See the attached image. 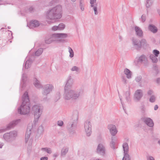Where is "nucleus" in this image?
I'll use <instances>...</instances> for the list:
<instances>
[{
	"label": "nucleus",
	"mask_w": 160,
	"mask_h": 160,
	"mask_svg": "<svg viewBox=\"0 0 160 160\" xmlns=\"http://www.w3.org/2000/svg\"><path fill=\"white\" fill-rule=\"evenodd\" d=\"M31 112L34 113V120L33 122L35 124L38 122L39 118L42 114V107L38 105H34L32 107Z\"/></svg>",
	"instance_id": "39448f33"
},
{
	"label": "nucleus",
	"mask_w": 160,
	"mask_h": 160,
	"mask_svg": "<svg viewBox=\"0 0 160 160\" xmlns=\"http://www.w3.org/2000/svg\"><path fill=\"white\" fill-rule=\"evenodd\" d=\"M124 157L122 160H130V158L128 152H124Z\"/></svg>",
	"instance_id": "c85d7f7f"
},
{
	"label": "nucleus",
	"mask_w": 160,
	"mask_h": 160,
	"mask_svg": "<svg viewBox=\"0 0 160 160\" xmlns=\"http://www.w3.org/2000/svg\"><path fill=\"white\" fill-rule=\"evenodd\" d=\"M119 38L121 39V40H122V37L121 36H119Z\"/></svg>",
	"instance_id": "69168bd1"
},
{
	"label": "nucleus",
	"mask_w": 160,
	"mask_h": 160,
	"mask_svg": "<svg viewBox=\"0 0 160 160\" xmlns=\"http://www.w3.org/2000/svg\"><path fill=\"white\" fill-rule=\"evenodd\" d=\"M96 6L97 5V4L96 5ZM93 9L94 11V14L95 15H97L98 14V12L97 11V6H95L93 8Z\"/></svg>",
	"instance_id": "c03bdc74"
},
{
	"label": "nucleus",
	"mask_w": 160,
	"mask_h": 160,
	"mask_svg": "<svg viewBox=\"0 0 160 160\" xmlns=\"http://www.w3.org/2000/svg\"><path fill=\"white\" fill-rule=\"evenodd\" d=\"M78 119V116L74 115L68 124L67 128L70 132L72 134L75 132V130L73 129L77 127Z\"/></svg>",
	"instance_id": "423d86ee"
},
{
	"label": "nucleus",
	"mask_w": 160,
	"mask_h": 160,
	"mask_svg": "<svg viewBox=\"0 0 160 160\" xmlns=\"http://www.w3.org/2000/svg\"><path fill=\"white\" fill-rule=\"evenodd\" d=\"M22 103L18 108V112L21 114H28L30 111V103L28 93L25 92L22 95Z\"/></svg>",
	"instance_id": "f257e3e1"
},
{
	"label": "nucleus",
	"mask_w": 160,
	"mask_h": 160,
	"mask_svg": "<svg viewBox=\"0 0 160 160\" xmlns=\"http://www.w3.org/2000/svg\"><path fill=\"white\" fill-rule=\"evenodd\" d=\"M156 82L157 83L159 84L160 82V78H157V79L156 80Z\"/></svg>",
	"instance_id": "4d7b16f0"
},
{
	"label": "nucleus",
	"mask_w": 160,
	"mask_h": 160,
	"mask_svg": "<svg viewBox=\"0 0 160 160\" xmlns=\"http://www.w3.org/2000/svg\"><path fill=\"white\" fill-rule=\"evenodd\" d=\"M122 82H124V84H126L127 83V80L126 79L125 77L124 76H122Z\"/></svg>",
	"instance_id": "8fccbe9b"
},
{
	"label": "nucleus",
	"mask_w": 160,
	"mask_h": 160,
	"mask_svg": "<svg viewBox=\"0 0 160 160\" xmlns=\"http://www.w3.org/2000/svg\"><path fill=\"white\" fill-rule=\"evenodd\" d=\"M21 121L20 119H17L13 121L10 122L7 126V127L2 129H0V133L3 132L7 130H10L11 128H13Z\"/></svg>",
	"instance_id": "6e6552de"
},
{
	"label": "nucleus",
	"mask_w": 160,
	"mask_h": 160,
	"mask_svg": "<svg viewBox=\"0 0 160 160\" xmlns=\"http://www.w3.org/2000/svg\"><path fill=\"white\" fill-rule=\"evenodd\" d=\"M73 80L71 76L68 77V79L67 80L66 83L64 87V92L68 91L70 90V88L72 84Z\"/></svg>",
	"instance_id": "4468645a"
},
{
	"label": "nucleus",
	"mask_w": 160,
	"mask_h": 160,
	"mask_svg": "<svg viewBox=\"0 0 160 160\" xmlns=\"http://www.w3.org/2000/svg\"><path fill=\"white\" fill-rule=\"evenodd\" d=\"M113 138H112V141L111 142H110V145L111 148H112L113 149H115V142L113 141Z\"/></svg>",
	"instance_id": "7c9ffc66"
},
{
	"label": "nucleus",
	"mask_w": 160,
	"mask_h": 160,
	"mask_svg": "<svg viewBox=\"0 0 160 160\" xmlns=\"http://www.w3.org/2000/svg\"><path fill=\"white\" fill-rule=\"evenodd\" d=\"M26 77V75L24 74H22V82L23 83V84L24 83V81L25 80Z\"/></svg>",
	"instance_id": "de8ad7c7"
},
{
	"label": "nucleus",
	"mask_w": 160,
	"mask_h": 160,
	"mask_svg": "<svg viewBox=\"0 0 160 160\" xmlns=\"http://www.w3.org/2000/svg\"><path fill=\"white\" fill-rule=\"evenodd\" d=\"M53 156L54 157H57L58 156V154L57 153H54L53 154Z\"/></svg>",
	"instance_id": "052dcab7"
},
{
	"label": "nucleus",
	"mask_w": 160,
	"mask_h": 160,
	"mask_svg": "<svg viewBox=\"0 0 160 160\" xmlns=\"http://www.w3.org/2000/svg\"><path fill=\"white\" fill-rule=\"evenodd\" d=\"M43 131V127L42 125H41L38 127V133L40 134H42V133Z\"/></svg>",
	"instance_id": "f704fd0d"
},
{
	"label": "nucleus",
	"mask_w": 160,
	"mask_h": 160,
	"mask_svg": "<svg viewBox=\"0 0 160 160\" xmlns=\"http://www.w3.org/2000/svg\"><path fill=\"white\" fill-rule=\"evenodd\" d=\"M156 100V98L154 95H152L149 99V101L151 103L154 102Z\"/></svg>",
	"instance_id": "473e14b6"
},
{
	"label": "nucleus",
	"mask_w": 160,
	"mask_h": 160,
	"mask_svg": "<svg viewBox=\"0 0 160 160\" xmlns=\"http://www.w3.org/2000/svg\"><path fill=\"white\" fill-rule=\"evenodd\" d=\"M33 125L32 124H28V125L27 131L25 135V142L27 143L30 137L31 134V130H32Z\"/></svg>",
	"instance_id": "f8f14e48"
},
{
	"label": "nucleus",
	"mask_w": 160,
	"mask_h": 160,
	"mask_svg": "<svg viewBox=\"0 0 160 160\" xmlns=\"http://www.w3.org/2000/svg\"><path fill=\"white\" fill-rule=\"evenodd\" d=\"M120 100H121V103L122 104V106H123V104H122V99L121 98H120ZM122 107H123V109L124 110H124V107L123 106H122Z\"/></svg>",
	"instance_id": "e2e57ef3"
},
{
	"label": "nucleus",
	"mask_w": 160,
	"mask_h": 160,
	"mask_svg": "<svg viewBox=\"0 0 160 160\" xmlns=\"http://www.w3.org/2000/svg\"><path fill=\"white\" fill-rule=\"evenodd\" d=\"M151 0H146V6L147 8H149L152 5V2L151 1Z\"/></svg>",
	"instance_id": "e433bc0d"
},
{
	"label": "nucleus",
	"mask_w": 160,
	"mask_h": 160,
	"mask_svg": "<svg viewBox=\"0 0 160 160\" xmlns=\"http://www.w3.org/2000/svg\"><path fill=\"white\" fill-rule=\"evenodd\" d=\"M148 29L153 33H156L158 31V28L154 25L150 24L148 26Z\"/></svg>",
	"instance_id": "aec40b11"
},
{
	"label": "nucleus",
	"mask_w": 160,
	"mask_h": 160,
	"mask_svg": "<svg viewBox=\"0 0 160 160\" xmlns=\"http://www.w3.org/2000/svg\"><path fill=\"white\" fill-rule=\"evenodd\" d=\"M155 68H157V66H155Z\"/></svg>",
	"instance_id": "774afa93"
},
{
	"label": "nucleus",
	"mask_w": 160,
	"mask_h": 160,
	"mask_svg": "<svg viewBox=\"0 0 160 160\" xmlns=\"http://www.w3.org/2000/svg\"><path fill=\"white\" fill-rule=\"evenodd\" d=\"M41 150H44L48 154H51L52 153V151L51 150V149L50 148H48L47 147L42 148H41Z\"/></svg>",
	"instance_id": "2f4dec72"
},
{
	"label": "nucleus",
	"mask_w": 160,
	"mask_h": 160,
	"mask_svg": "<svg viewBox=\"0 0 160 160\" xmlns=\"http://www.w3.org/2000/svg\"><path fill=\"white\" fill-rule=\"evenodd\" d=\"M130 90L126 91L125 93V98L127 102L129 101L130 100Z\"/></svg>",
	"instance_id": "bb28decb"
},
{
	"label": "nucleus",
	"mask_w": 160,
	"mask_h": 160,
	"mask_svg": "<svg viewBox=\"0 0 160 160\" xmlns=\"http://www.w3.org/2000/svg\"><path fill=\"white\" fill-rule=\"evenodd\" d=\"M132 44L134 48L138 51L140 50L142 48L145 49L148 45L145 39H142L139 40L137 39L133 38L132 40Z\"/></svg>",
	"instance_id": "20e7f679"
},
{
	"label": "nucleus",
	"mask_w": 160,
	"mask_h": 160,
	"mask_svg": "<svg viewBox=\"0 0 160 160\" xmlns=\"http://www.w3.org/2000/svg\"><path fill=\"white\" fill-rule=\"evenodd\" d=\"M72 2H74L76 1V0H71Z\"/></svg>",
	"instance_id": "338daca9"
},
{
	"label": "nucleus",
	"mask_w": 160,
	"mask_h": 160,
	"mask_svg": "<svg viewBox=\"0 0 160 160\" xmlns=\"http://www.w3.org/2000/svg\"><path fill=\"white\" fill-rule=\"evenodd\" d=\"M63 124V122L62 121H59L57 122V124L58 126H62Z\"/></svg>",
	"instance_id": "49530a36"
},
{
	"label": "nucleus",
	"mask_w": 160,
	"mask_h": 160,
	"mask_svg": "<svg viewBox=\"0 0 160 160\" xmlns=\"http://www.w3.org/2000/svg\"><path fill=\"white\" fill-rule=\"evenodd\" d=\"M141 76H138L136 78L135 80L137 82H139L141 80Z\"/></svg>",
	"instance_id": "a18cd8bd"
},
{
	"label": "nucleus",
	"mask_w": 160,
	"mask_h": 160,
	"mask_svg": "<svg viewBox=\"0 0 160 160\" xmlns=\"http://www.w3.org/2000/svg\"><path fill=\"white\" fill-rule=\"evenodd\" d=\"M62 6L58 5L48 12L47 18L50 20L59 19L62 16Z\"/></svg>",
	"instance_id": "f03ea898"
},
{
	"label": "nucleus",
	"mask_w": 160,
	"mask_h": 160,
	"mask_svg": "<svg viewBox=\"0 0 160 160\" xmlns=\"http://www.w3.org/2000/svg\"><path fill=\"white\" fill-rule=\"evenodd\" d=\"M52 29L54 31L58 30V26H54L52 27Z\"/></svg>",
	"instance_id": "3c124183"
},
{
	"label": "nucleus",
	"mask_w": 160,
	"mask_h": 160,
	"mask_svg": "<svg viewBox=\"0 0 160 160\" xmlns=\"http://www.w3.org/2000/svg\"><path fill=\"white\" fill-rule=\"evenodd\" d=\"M146 58V56L144 55H142L139 58L138 62H142L143 61V60L145 59Z\"/></svg>",
	"instance_id": "c9c22d12"
},
{
	"label": "nucleus",
	"mask_w": 160,
	"mask_h": 160,
	"mask_svg": "<svg viewBox=\"0 0 160 160\" xmlns=\"http://www.w3.org/2000/svg\"><path fill=\"white\" fill-rule=\"evenodd\" d=\"M140 19H141L142 22H145L146 19V15L144 14H143L142 15L141 18Z\"/></svg>",
	"instance_id": "79ce46f5"
},
{
	"label": "nucleus",
	"mask_w": 160,
	"mask_h": 160,
	"mask_svg": "<svg viewBox=\"0 0 160 160\" xmlns=\"http://www.w3.org/2000/svg\"><path fill=\"white\" fill-rule=\"evenodd\" d=\"M84 127L87 136L89 137L92 132V125L90 122L88 120L84 122Z\"/></svg>",
	"instance_id": "1a4fd4ad"
},
{
	"label": "nucleus",
	"mask_w": 160,
	"mask_h": 160,
	"mask_svg": "<svg viewBox=\"0 0 160 160\" xmlns=\"http://www.w3.org/2000/svg\"><path fill=\"white\" fill-rule=\"evenodd\" d=\"M34 82L33 83L35 86L37 88H42V86L40 83L39 81L37 78H34Z\"/></svg>",
	"instance_id": "4be33fe9"
},
{
	"label": "nucleus",
	"mask_w": 160,
	"mask_h": 160,
	"mask_svg": "<svg viewBox=\"0 0 160 160\" xmlns=\"http://www.w3.org/2000/svg\"><path fill=\"white\" fill-rule=\"evenodd\" d=\"M17 135V132L15 131H13L9 133H5L3 135V138L7 142H10L14 140Z\"/></svg>",
	"instance_id": "0eeeda50"
},
{
	"label": "nucleus",
	"mask_w": 160,
	"mask_h": 160,
	"mask_svg": "<svg viewBox=\"0 0 160 160\" xmlns=\"http://www.w3.org/2000/svg\"><path fill=\"white\" fill-rule=\"evenodd\" d=\"M96 0H90V3H94L96 2Z\"/></svg>",
	"instance_id": "bf43d9fd"
},
{
	"label": "nucleus",
	"mask_w": 160,
	"mask_h": 160,
	"mask_svg": "<svg viewBox=\"0 0 160 160\" xmlns=\"http://www.w3.org/2000/svg\"><path fill=\"white\" fill-rule=\"evenodd\" d=\"M124 72L125 74L126 75L127 78L129 79L131 78L132 72L128 69L125 68L124 69Z\"/></svg>",
	"instance_id": "5701e85b"
},
{
	"label": "nucleus",
	"mask_w": 160,
	"mask_h": 160,
	"mask_svg": "<svg viewBox=\"0 0 160 160\" xmlns=\"http://www.w3.org/2000/svg\"><path fill=\"white\" fill-rule=\"evenodd\" d=\"M143 96L142 91L141 89L136 90L134 94V99L136 102L139 101Z\"/></svg>",
	"instance_id": "9b49d317"
},
{
	"label": "nucleus",
	"mask_w": 160,
	"mask_h": 160,
	"mask_svg": "<svg viewBox=\"0 0 160 160\" xmlns=\"http://www.w3.org/2000/svg\"><path fill=\"white\" fill-rule=\"evenodd\" d=\"M48 158L47 157H44L40 158V160H48Z\"/></svg>",
	"instance_id": "6e6d98bb"
},
{
	"label": "nucleus",
	"mask_w": 160,
	"mask_h": 160,
	"mask_svg": "<svg viewBox=\"0 0 160 160\" xmlns=\"http://www.w3.org/2000/svg\"><path fill=\"white\" fill-rule=\"evenodd\" d=\"M33 61L31 58H29L28 60L25 63H24L23 66H24V68L25 69H28L29 68L32 63Z\"/></svg>",
	"instance_id": "412c9836"
},
{
	"label": "nucleus",
	"mask_w": 160,
	"mask_h": 160,
	"mask_svg": "<svg viewBox=\"0 0 160 160\" xmlns=\"http://www.w3.org/2000/svg\"><path fill=\"white\" fill-rule=\"evenodd\" d=\"M71 70L72 71H76L77 72H79V69L78 67L74 66L71 69Z\"/></svg>",
	"instance_id": "ea45409f"
},
{
	"label": "nucleus",
	"mask_w": 160,
	"mask_h": 160,
	"mask_svg": "<svg viewBox=\"0 0 160 160\" xmlns=\"http://www.w3.org/2000/svg\"><path fill=\"white\" fill-rule=\"evenodd\" d=\"M152 53L154 56L157 57L160 53L159 51L157 49L153 50Z\"/></svg>",
	"instance_id": "4c0bfd02"
},
{
	"label": "nucleus",
	"mask_w": 160,
	"mask_h": 160,
	"mask_svg": "<svg viewBox=\"0 0 160 160\" xmlns=\"http://www.w3.org/2000/svg\"><path fill=\"white\" fill-rule=\"evenodd\" d=\"M90 4H91V7H94V5H93L94 3H91Z\"/></svg>",
	"instance_id": "680f3d73"
},
{
	"label": "nucleus",
	"mask_w": 160,
	"mask_h": 160,
	"mask_svg": "<svg viewBox=\"0 0 160 160\" xmlns=\"http://www.w3.org/2000/svg\"><path fill=\"white\" fill-rule=\"evenodd\" d=\"M31 151V146H29L28 148L27 151L28 153H30Z\"/></svg>",
	"instance_id": "864d4df0"
},
{
	"label": "nucleus",
	"mask_w": 160,
	"mask_h": 160,
	"mask_svg": "<svg viewBox=\"0 0 160 160\" xmlns=\"http://www.w3.org/2000/svg\"><path fill=\"white\" fill-rule=\"evenodd\" d=\"M35 11V8L33 6H30L26 10V12H29L32 13Z\"/></svg>",
	"instance_id": "b1692460"
},
{
	"label": "nucleus",
	"mask_w": 160,
	"mask_h": 160,
	"mask_svg": "<svg viewBox=\"0 0 160 160\" xmlns=\"http://www.w3.org/2000/svg\"><path fill=\"white\" fill-rule=\"evenodd\" d=\"M68 151V148H63L61 151V155L62 156L65 155Z\"/></svg>",
	"instance_id": "c756f323"
},
{
	"label": "nucleus",
	"mask_w": 160,
	"mask_h": 160,
	"mask_svg": "<svg viewBox=\"0 0 160 160\" xmlns=\"http://www.w3.org/2000/svg\"><path fill=\"white\" fill-rule=\"evenodd\" d=\"M96 152L98 153L103 155L105 154V147L102 144H99L97 147Z\"/></svg>",
	"instance_id": "f3484780"
},
{
	"label": "nucleus",
	"mask_w": 160,
	"mask_h": 160,
	"mask_svg": "<svg viewBox=\"0 0 160 160\" xmlns=\"http://www.w3.org/2000/svg\"><path fill=\"white\" fill-rule=\"evenodd\" d=\"M135 30L136 35L139 37H142L143 36V32L142 29L136 26L135 27Z\"/></svg>",
	"instance_id": "6ab92c4d"
},
{
	"label": "nucleus",
	"mask_w": 160,
	"mask_h": 160,
	"mask_svg": "<svg viewBox=\"0 0 160 160\" xmlns=\"http://www.w3.org/2000/svg\"><path fill=\"white\" fill-rule=\"evenodd\" d=\"M68 49L69 50V52L70 53L69 56L70 58H72L74 56V52L72 49L70 47H68Z\"/></svg>",
	"instance_id": "72a5a7b5"
},
{
	"label": "nucleus",
	"mask_w": 160,
	"mask_h": 160,
	"mask_svg": "<svg viewBox=\"0 0 160 160\" xmlns=\"http://www.w3.org/2000/svg\"><path fill=\"white\" fill-rule=\"evenodd\" d=\"M43 50V48H39L35 52V55L37 56H39L42 53Z\"/></svg>",
	"instance_id": "cd10ccee"
},
{
	"label": "nucleus",
	"mask_w": 160,
	"mask_h": 160,
	"mask_svg": "<svg viewBox=\"0 0 160 160\" xmlns=\"http://www.w3.org/2000/svg\"><path fill=\"white\" fill-rule=\"evenodd\" d=\"M65 27V25L63 23L60 24L58 26V30H62Z\"/></svg>",
	"instance_id": "58836bf2"
},
{
	"label": "nucleus",
	"mask_w": 160,
	"mask_h": 160,
	"mask_svg": "<svg viewBox=\"0 0 160 160\" xmlns=\"http://www.w3.org/2000/svg\"><path fill=\"white\" fill-rule=\"evenodd\" d=\"M108 128L109 129L110 132L112 135L115 136L117 133L118 131L116 126L113 124H109L108 125Z\"/></svg>",
	"instance_id": "dca6fc26"
},
{
	"label": "nucleus",
	"mask_w": 160,
	"mask_h": 160,
	"mask_svg": "<svg viewBox=\"0 0 160 160\" xmlns=\"http://www.w3.org/2000/svg\"><path fill=\"white\" fill-rule=\"evenodd\" d=\"M58 1V0H52L50 2V4H54Z\"/></svg>",
	"instance_id": "603ef678"
},
{
	"label": "nucleus",
	"mask_w": 160,
	"mask_h": 160,
	"mask_svg": "<svg viewBox=\"0 0 160 160\" xmlns=\"http://www.w3.org/2000/svg\"><path fill=\"white\" fill-rule=\"evenodd\" d=\"M153 93V91L151 90H149L147 92V94L148 95L151 96Z\"/></svg>",
	"instance_id": "09e8293b"
},
{
	"label": "nucleus",
	"mask_w": 160,
	"mask_h": 160,
	"mask_svg": "<svg viewBox=\"0 0 160 160\" xmlns=\"http://www.w3.org/2000/svg\"><path fill=\"white\" fill-rule=\"evenodd\" d=\"M53 87L52 84H48L44 86L42 93L43 96H46V99L47 98V95L52 91Z\"/></svg>",
	"instance_id": "9d476101"
},
{
	"label": "nucleus",
	"mask_w": 160,
	"mask_h": 160,
	"mask_svg": "<svg viewBox=\"0 0 160 160\" xmlns=\"http://www.w3.org/2000/svg\"><path fill=\"white\" fill-rule=\"evenodd\" d=\"M40 23L39 21L37 20L31 21L29 24V27L30 28L37 27L39 26Z\"/></svg>",
	"instance_id": "a211bd4d"
},
{
	"label": "nucleus",
	"mask_w": 160,
	"mask_h": 160,
	"mask_svg": "<svg viewBox=\"0 0 160 160\" xmlns=\"http://www.w3.org/2000/svg\"><path fill=\"white\" fill-rule=\"evenodd\" d=\"M2 145L0 144V148H2Z\"/></svg>",
	"instance_id": "0e129e2a"
},
{
	"label": "nucleus",
	"mask_w": 160,
	"mask_h": 160,
	"mask_svg": "<svg viewBox=\"0 0 160 160\" xmlns=\"http://www.w3.org/2000/svg\"><path fill=\"white\" fill-rule=\"evenodd\" d=\"M148 160H155L154 158L152 156H149L147 158Z\"/></svg>",
	"instance_id": "5fc2aeb1"
},
{
	"label": "nucleus",
	"mask_w": 160,
	"mask_h": 160,
	"mask_svg": "<svg viewBox=\"0 0 160 160\" xmlns=\"http://www.w3.org/2000/svg\"><path fill=\"white\" fill-rule=\"evenodd\" d=\"M141 120L150 127H152L154 126V123L152 120L150 118L147 117H142Z\"/></svg>",
	"instance_id": "ddd939ff"
},
{
	"label": "nucleus",
	"mask_w": 160,
	"mask_h": 160,
	"mask_svg": "<svg viewBox=\"0 0 160 160\" xmlns=\"http://www.w3.org/2000/svg\"><path fill=\"white\" fill-rule=\"evenodd\" d=\"M80 8L81 9L82 11H83L84 10V4L82 3L81 1H80Z\"/></svg>",
	"instance_id": "a19ab883"
},
{
	"label": "nucleus",
	"mask_w": 160,
	"mask_h": 160,
	"mask_svg": "<svg viewBox=\"0 0 160 160\" xmlns=\"http://www.w3.org/2000/svg\"><path fill=\"white\" fill-rule=\"evenodd\" d=\"M53 37L58 38L60 39L58 40L59 42H64L65 40L64 38H66L67 36V34L66 33H55L53 34Z\"/></svg>",
	"instance_id": "2eb2a0df"
},
{
	"label": "nucleus",
	"mask_w": 160,
	"mask_h": 160,
	"mask_svg": "<svg viewBox=\"0 0 160 160\" xmlns=\"http://www.w3.org/2000/svg\"><path fill=\"white\" fill-rule=\"evenodd\" d=\"M45 42L46 44H49L51 43L52 42V40L51 38H50L48 40H45Z\"/></svg>",
	"instance_id": "37998d69"
},
{
	"label": "nucleus",
	"mask_w": 160,
	"mask_h": 160,
	"mask_svg": "<svg viewBox=\"0 0 160 160\" xmlns=\"http://www.w3.org/2000/svg\"><path fill=\"white\" fill-rule=\"evenodd\" d=\"M150 58L152 60V62L153 63H156L157 62L158 60L157 58V57H156L153 54H151L150 55Z\"/></svg>",
	"instance_id": "393cba45"
},
{
	"label": "nucleus",
	"mask_w": 160,
	"mask_h": 160,
	"mask_svg": "<svg viewBox=\"0 0 160 160\" xmlns=\"http://www.w3.org/2000/svg\"><path fill=\"white\" fill-rule=\"evenodd\" d=\"M158 108V107L157 105H156L154 107V110H157Z\"/></svg>",
	"instance_id": "13d9d810"
},
{
	"label": "nucleus",
	"mask_w": 160,
	"mask_h": 160,
	"mask_svg": "<svg viewBox=\"0 0 160 160\" xmlns=\"http://www.w3.org/2000/svg\"><path fill=\"white\" fill-rule=\"evenodd\" d=\"M122 146L124 152H128V143L126 142L123 143Z\"/></svg>",
	"instance_id": "a878e982"
},
{
	"label": "nucleus",
	"mask_w": 160,
	"mask_h": 160,
	"mask_svg": "<svg viewBox=\"0 0 160 160\" xmlns=\"http://www.w3.org/2000/svg\"><path fill=\"white\" fill-rule=\"evenodd\" d=\"M80 93V91L79 90L74 91L70 90L68 91L64 92V98L65 99L67 100L71 99L72 100H76L79 98Z\"/></svg>",
	"instance_id": "7ed1b4c3"
}]
</instances>
